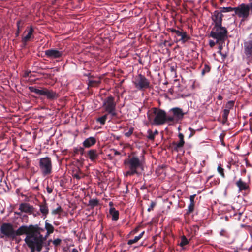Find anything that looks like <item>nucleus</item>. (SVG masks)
<instances>
[{"label": "nucleus", "mask_w": 252, "mask_h": 252, "mask_svg": "<svg viewBox=\"0 0 252 252\" xmlns=\"http://www.w3.org/2000/svg\"><path fill=\"white\" fill-rule=\"evenodd\" d=\"M44 231V228L39 227L37 224L29 226L23 225L15 230L16 236L26 234L24 240L28 247H32L34 244L38 247L42 238L40 233Z\"/></svg>", "instance_id": "1"}, {"label": "nucleus", "mask_w": 252, "mask_h": 252, "mask_svg": "<svg viewBox=\"0 0 252 252\" xmlns=\"http://www.w3.org/2000/svg\"><path fill=\"white\" fill-rule=\"evenodd\" d=\"M147 117L152 125L159 126L166 123V112L160 109L154 108L147 113Z\"/></svg>", "instance_id": "2"}, {"label": "nucleus", "mask_w": 252, "mask_h": 252, "mask_svg": "<svg viewBox=\"0 0 252 252\" xmlns=\"http://www.w3.org/2000/svg\"><path fill=\"white\" fill-rule=\"evenodd\" d=\"M234 12L232 16H237L242 19H247L252 13V2L247 4L242 3L234 7Z\"/></svg>", "instance_id": "3"}, {"label": "nucleus", "mask_w": 252, "mask_h": 252, "mask_svg": "<svg viewBox=\"0 0 252 252\" xmlns=\"http://www.w3.org/2000/svg\"><path fill=\"white\" fill-rule=\"evenodd\" d=\"M210 36L217 39V41L223 42L227 37V30L222 25L214 26L210 32Z\"/></svg>", "instance_id": "4"}, {"label": "nucleus", "mask_w": 252, "mask_h": 252, "mask_svg": "<svg viewBox=\"0 0 252 252\" xmlns=\"http://www.w3.org/2000/svg\"><path fill=\"white\" fill-rule=\"evenodd\" d=\"M103 106L107 114L111 116V119L117 117L116 107V103L115 102V98L112 96H109L106 97L103 102Z\"/></svg>", "instance_id": "5"}, {"label": "nucleus", "mask_w": 252, "mask_h": 252, "mask_svg": "<svg viewBox=\"0 0 252 252\" xmlns=\"http://www.w3.org/2000/svg\"><path fill=\"white\" fill-rule=\"evenodd\" d=\"M39 167L42 174L44 176L50 175L52 171V164L51 158L46 157L40 158Z\"/></svg>", "instance_id": "6"}, {"label": "nucleus", "mask_w": 252, "mask_h": 252, "mask_svg": "<svg viewBox=\"0 0 252 252\" xmlns=\"http://www.w3.org/2000/svg\"><path fill=\"white\" fill-rule=\"evenodd\" d=\"M124 163L128 169H131L135 172H137L138 169H142L143 167V161L137 156H132L125 160Z\"/></svg>", "instance_id": "7"}, {"label": "nucleus", "mask_w": 252, "mask_h": 252, "mask_svg": "<svg viewBox=\"0 0 252 252\" xmlns=\"http://www.w3.org/2000/svg\"><path fill=\"white\" fill-rule=\"evenodd\" d=\"M1 238L5 237L6 238L13 239L16 237L15 230H14L13 225L10 223H4L0 227Z\"/></svg>", "instance_id": "8"}, {"label": "nucleus", "mask_w": 252, "mask_h": 252, "mask_svg": "<svg viewBox=\"0 0 252 252\" xmlns=\"http://www.w3.org/2000/svg\"><path fill=\"white\" fill-rule=\"evenodd\" d=\"M243 58L247 64H252V39L244 42Z\"/></svg>", "instance_id": "9"}, {"label": "nucleus", "mask_w": 252, "mask_h": 252, "mask_svg": "<svg viewBox=\"0 0 252 252\" xmlns=\"http://www.w3.org/2000/svg\"><path fill=\"white\" fill-rule=\"evenodd\" d=\"M133 82L135 87L139 90H143L150 87L149 81L141 74L135 76Z\"/></svg>", "instance_id": "10"}, {"label": "nucleus", "mask_w": 252, "mask_h": 252, "mask_svg": "<svg viewBox=\"0 0 252 252\" xmlns=\"http://www.w3.org/2000/svg\"><path fill=\"white\" fill-rule=\"evenodd\" d=\"M63 54L62 50L56 49H50L45 51V56L50 59H56L61 57Z\"/></svg>", "instance_id": "11"}, {"label": "nucleus", "mask_w": 252, "mask_h": 252, "mask_svg": "<svg viewBox=\"0 0 252 252\" xmlns=\"http://www.w3.org/2000/svg\"><path fill=\"white\" fill-rule=\"evenodd\" d=\"M223 14L218 10H215L212 14L211 19L214 26L222 25Z\"/></svg>", "instance_id": "12"}, {"label": "nucleus", "mask_w": 252, "mask_h": 252, "mask_svg": "<svg viewBox=\"0 0 252 252\" xmlns=\"http://www.w3.org/2000/svg\"><path fill=\"white\" fill-rule=\"evenodd\" d=\"M41 95L46 96V98L49 100H55L59 97V94L47 88L42 89Z\"/></svg>", "instance_id": "13"}, {"label": "nucleus", "mask_w": 252, "mask_h": 252, "mask_svg": "<svg viewBox=\"0 0 252 252\" xmlns=\"http://www.w3.org/2000/svg\"><path fill=\"white\" fill-rule=\"evenodd\" d=\"M45 229L46 230L47 232L45 236H43L40 233V235L41 236V244L44 245V241L46 240L48 236L53 233L54 231V226L50 223L48 222V220H46L45 222Z\"/></svg>", "instance_id": "14"}, {"label": "nucleus", "mask_w": 252, "mask_h": 252, "mask_svg": "<svg viewBox=\"0 0 252 252\" xmlns=\"http://www.w3.org/2000/svg\"><path fill=\"white\" fill-rule=\"evenodd\" d=\"M96 142V139L94 137H89L84 140L82 145L84 148H89L94 145Z\"/></svg>", "instance_id": "15"}, {"label": "nucleus", "mask_w": 252, "mask_h": 252, "mask_svg": "<svg viewBox=\"0 0 252 252\" xmlns=\"http://www.w3.org/2000/svg\"><path fill=\"white\" fill-rule=\"evenodd\" d=\"M87 157L92 162H95L99 157V154L96 150L91 149L87 152Z\"/></svg>", "instance_id": "16"}, {"label": "nucleus", "mask_w": 252, "mask_h": 252, "mask_svg": "<svg viewBox=\"0 0 252 252\" xmlns=\"http://www.w3.org/2000/svg\"><path fill=\"white\" fill-rule=\"evenodd\" d=\"M19 209L21 212L28 213H32L33 211V206L26 203L20 204Z\"/></svg>", "instance_id": "17"}, {"label": "nucleus", "mask_w": 252, "mask_h": 252, "mask_svg": "<svg viewBox=\"0 0 252 252\" xmlns=\"http://www.w3.org/2000/svg\"><path fill=\"white\" fill-rule=\"evenodd\" d=\"M33 28L32 26H31L26 36H24L22 39V41L23 43L24 46L26 45L27 42L28 41H30L31 39H33L34 38V36L33 35Z\"/></svg>", "instance_id": "18"}, {"label": "nucleus", "mask_w": 252, "mask_h": 252, "mask_svg": "<svg viewBox=\"0 0 252 252\" xmlns=\"http://www.w3.org/2000/svg\"><path fill=\"white\" fill-rule=\"evenodd\" d=\"M39 211L44 218L47 217V215L49 213V209L48 204L45 201L39 205Z\"/></svg>", "instance_id": "19"}, {"label": "nucleus", "mask_w": 252, "mask_h": 252, "mask_svg": "<svg viewBox=\"0 0 252 252\" xmlns=\"http://www.w3.org/2000/svg\"><path fill=\"white\" fill-rule=\"evenodd\" d=\"M237 186L239 188V192L242 190H245L248 188V186L247 183L242 180L241 178H240L238 181L236 183Z\"/></svg>", "instance_id": "20"}, {"label": "nucleus", "mask_w": 252, "mask_h": 252, "mask_svg": "<svg viewBox=\"0 0 252 252\" xmlns=\"http://www.w3.org/2000/svg\"><path fill=\"white\" fill-rule=\"evenodd\" d=\"M171 110L173 112L174 115L176 118L180 119L183 117L184 114L181 109L176 107L172 108Z\"/></svg>", "instance_id": "21"}, {"label": "nucleus", "mask_w": 252, "mask_h": 252, "mask_svg": "<svg viewBox=\"0 0 252 252\" xmlns=\"http://www.w3.org/2000/svg\"><path fill=\"white\" fill-rule=\"evenodd\" d=\"M109 213L112 216V219L114 220H117L119 219V212L114 208H111L109 210Z\"/></svg>", "instance_id": "22"}, {"label": "nucleus", "mask_w": 252, "mask_h": 252, "mask_svg": "<svg viewBox=\"0 0 252 252\" xmlns=\"http://www.w3.org/2000/svg\"><path fill=\"white\" fill-rule=\"evenodd\" d=\"M145 232L143 231L141 233H140L138 236H135L134 239H130L128 240L127 241V244L131 245L137 241H138L143 236V234H144Z\"/></svg>", "instance_id": "23"}, {"label": "nucleus", "mask_w": 252, "mask_h": 252, "mask_svg": "<svg viewBox=\"0 0 252 252\" xmlns=\"http://www.w3.org/2000/svg\"><path fill=\"white\" fill-rule=\"evenodd\" d=\"M39 245L38 247L35 244H34L32 247H29L31 250L30 252H40L44 245L41 244V241L40 242Z\"/></svg>", "instance_id": "24"}, {"label": "nucleus", "mask_w": 252, "mask_h": 252, "mask_svg": "<svg viewBox=\"0 0 252 252\" xmlns=\"http://www.w3.org/2000/svg\"><path fill=\"white\" fill-rule=\"evenodd\" d=\"M185 141L181 140H179L178 142H173V145L174 146V150L178 152L183 147Z\"/></svg>", "instance_id": "25"}, {"label": "nucleus", "mask_w": 252, "mask_h": 252, "mask_svg": "<svg viewBox=\"0 0 252 252\" xmlns=\"http://www.w3.org/2000/svg\"><path fill=\"white\" fill-rule=\"evenodd\" d=\"M220 12H221V14L222 13H227V12H231L233 11L234 12V7H220Z\"/></svg>", "instance_id": "26"}, {"label": "nucleus", "mask_w": 252, "mask_h": 252, "mask_svg": "<svg viewBox=\"0 0 252 252\" xmlns=\"http://www.w3.org/2000/svg\"><path fill=\"white\" fill-rule=\"evenodd\" d=\"M28 88L31 92L37 94L41 95L42 89H39L33 86H29Z\"/></svg>", "instance_id": "27"}, {"label": "nucleus", "mask_w": 252, "mask_h": 252, "mask_svg": "<svg viewBox=\"0 0 252 252\" xmlns=\"http://www.w3.org/2000/svg\"><path fill=\"white\" fill-rule=\"evenodd\" d=\"M108 115L109 114H106L103 116L98 118L96 120V121L99 122L101 125H104Z\"/></svg>", "instance_id": "28"}, {"label": "nucleus", "mask_w": 252, "mask_h": 252, "mask_svg": "<svg viewBox=\"0 0 252 252\" xmlns=\"http://www.w3.org/2000/svg\"><path fill=\"white\" fill-rule=\"evenodd\" d=\"M180 36L181 38L179 39V41H182L183 43H185L189 38L185 32H183Z\"/></svg>", "instance_id": "29"}, {"label": "nucleus", "mask_w": 252, "mask_h": 252, "mask_svg": "<svg viewBox=\"0 0 252 252\" xmlns=\"http://www.w3.org/2000/svg\"><path fill=\"white\" fill-rule=\"evenodd\" d=\"M63 210L61 207V206H58V207L55 209H53L52 211V214L53 215H60V214L63 212Z\"/></svg>", "instance_id": "30"}, {"label": "nucleus", "mask_w": 252, "mask_h": 252, "mask_svg": "<svg viewBox=\"0 0 252 252\" xmlns=\"http://www.w3.org/2000/svg\"><path fill=\"white\" fill-rule=\"evenodd\" d=\"M234 101L232 100L229 101L227 102L224 109H227L228 111L232 109L234 106Z\"/></svg>", "instance_id": "31"}, {"label": "nucleus", "mask_w": 252, "mask_h": 252, "mask_svg": "<svg viewBox=\"0 0 252 252\" xmlns=\"http://www.w3.org/2000/svg\"><path fill=\"white\" fill-rule=\"evenodd\" d=\"M98 204V201L97 199H91L89 201V205L91 207L93 208L97 206Z\"/></svg>", "instance_id": "32"}, {"label": "nucleus", "mask_w": 252, "mask_h": 252, "mask_svg": "<svg viewBox=\"0 0 252 252\" xmlns=\"http://www.w3.org/2000/svg\"><path fill=\"white\" fill-rule=\"evenodd\" d=\"M188 243H189V241L187 239V238L185 236H182L181 238V242L180 243V246L181 247H183V246L188 244Z\"/></svg>", "instance_id": "33"}, {"label": "nucleus", "mask_w": 252, "mask_h": 252, "mask_svg": "<svg viewBox=\"0 0 252 252\" xmlns=\"http://www.w3.org/2000/svg\"><path fill=\"white\" fill-rule=\"evenodd\" d=\"M229 114V111H228L227 109H224L223 114H222V118L223 121L224 122H226L228 119V116Z\"/></svg>", "instance_id": "34"}, {"label": "nucleus", "mask_w": 252, "mask_h": 252, "mask_svg": "<svg viewBox=\"0 0 252 252\" xmlns=\"http://www.w3.org/2000/svg\"><path fill=\"white\" fill-rule=\"evenodd\" d=\"M147 137L150 140H153L155 139V136L153 133V131L151 129H148L147 130Z\"/></svg>", "instance_id": "35"}, {"label": "nucleus", "mask_w": 252, "mask_h": 252, "mask_svg": "<svg viewBox=\"0 0 252 252\" xmlns=\"http://www.w3.org/2000/svg\"><path fill=\"white\" fill-rule=\"evenodd\" d=\"M217 171L222 178H225L224 169L220 165L218 166Z\"/></svg>", "instance_id": "36"}, {"label": "nucleus", "mask_w": 252, "mask_h": 252, "mask_svg": "<svg viewBox=\"0 0 252 252\" xmlns=\"http://www.w3.org/2000/svg\"><path fill=\"white\" fill-rule=\"evenodd\" d=\"M194 202H190L189 204L188 207V213H190L194 210Z\"/></svg>", "instance_id": "37"}, {"label": "nucleus", "mask_w": 252, "mask_h": 252, "mask_svg": "<svg viewBox=\"0 0 252 252\" xmlns=\"http://www.w3.org/2000/svg\"><path fill=\"white\" fill-rule=\"evenodd\" d=\"M210 67H209V66L207 64H205L204 65V68L202 70L201 73L203 75L206 73L209 72L210 71Z\"/></svg>", "instance_id": "38"}, {"label": "nucleus", "mask_w": 252, "mask_h": 252, "mask_svg": "<svg viewBox=\"0 0 252 252\" xmlns=\"http://www.w3.org/2000/svg\"><path fill=\"white\" fill-rule=\"evenodd\" d=\"M138 174V172H135L131 169H129L127 171H126L125 173V175L128 176H132L134 174Z\"/></svg>", "instance_id": "39"}, {"label": "nucleus", "mask_w": 252, "mask_h": 252, "mask_svg": "<svg viewBox=\"0 0 252 252\" xmlns=\"http://www.w3.org/2000/svg\"><path fill=\"white\" fill-rule=\"evenodd\" d=\"M133 127H131L129 129V130H128V131L127 132H126L125 133V135L127 137H129V136H130L131 135V134L133 133Z\"/></svg>", "instance_id": "40"}, {"label": "nucleus", "mask_w": 252, "mask_h": 252, "mask_svg": "<svg viewBox=\"0 0 252 252\" xmlns=\"http://www.w3.org/2000/svg\"><path fill=\"white\" fill-rule=\"evenodd\" d=\"M221 42L220 41H217V39H216V41H214L212 40H210L209 41V44L211 47H213L215 46V45L217 43Z\"/></svg>", "instance_id": "41"}, {"label": "nucleus", "mask_w": 252, "mask_h": 252, "mask_svg": "<svg viewBox=\"0 0 252 252\" xmlns=\"http://www.w3.org/2000/svg\"><path fill=\"white\" fill-rule=\"evenodd\" d=\"M61 241H62V240L61 239L57 238V239H54L53 241V244L54 246H57L60 244V243H61Z\"/></svg>", "instance_id": "42"}, {"label": "nucleus", "mask_w": 252, "mask_h": 252, "mask_svg": "<svg viewBox=\"0 0 252 252\" xmlns=\"http://www.w3.org/2000/svg\"><path fill=\"white\" fill-rule=\"evenodd\" d=\"M20 23H21L20 21H18L16 23L17 27V31L16 32V33H15L16 36H18L19 34Z\"/></svg>", "instance_id": "43"}, {"label": "nucleus", "mask_w": 252, "mask_h": 252, "mask_svg": "<svg viewBox=\"0 0 252 252\" xmlns=\"http://www.w3.org/2000/svg\"><path fill=\"white\" fill-rule=\"evenodd\" d=\"M156 205V203L155 202L152 201L150 204V206L147 209V211L148 212H150L152 210H153V208Z\"/></svg>", "instance_id": "44"}, {"label": "nucleus", "mask_w": 252, "mask_h": 252, "mask_svg": "<svg viewBox=\"0 0 252 252\" xmlns=\"http://www.w3.org/2000/svg\"><path fill=\"white\" fill-rule=\"evenodd\" d=\"M174 117L173 116H167L166 115V122H172L174 121Z\"/></svg>", "instance_id": "45"}, {"label": "nucleus", "mask_w": 252, "mask_h": 252, "mask_svg": "<svg viewBox=\"0 0 252 252\" xmlns=\"http://www.w3.org/2000/svg\"><path fill=\"white\" fill-rule=\"evenodd\" d=\"M47 192L48 194H50L53 191V188L52 187L47 186L46 188Z\"/></svg>", "instance_id": "46"}, {"label": "nucleus", "mask_w": 252, "mask_h": 252, "mask_svg": "<svg viewBox=\"0 0 252 252\" xmlns=\"http://www.w3.org/2000/svg\"><path fill=\"white\" fill-rule=\"evenodd\" d=\"M98 82L93 80H89V86H93L94 83H98Z\"/></svg>", "instance_id": "47"}, {"label": "nucleus", "mask_w": 252, "mask_h": 252, "mask_svg": "<svg viewBox=\"0 0 252 252\" xmlns=\"http://www.w3.org/2000/svg\"><path fill=\"white\" fill-rule=\"evenodd\" d=\"M195 196H196V194H193V195L190 196V197H189L190 202H194V198H195Z\"/></svg>", "instance_id": "48"}, {"label": "nucleus", "mask_w": 252, "mask_h": 252, "mask_svg": "<svg viewBox=\"0 0 252 252\" xmlns=\"http://www.w3.org/2000/svg\"><path fill=\"white\" fill-rule=\"evenodd\" d=\"M73 177L74 178H76L78 180H79L81 179V176H80V175L78 173H74L73 174Z\"/></svg>", "instance_id": "49"}, {"label": "nucleus", "mask_w": 252, "mask_h": 252, "mask_svg": "<svg viewBox=\"0 0 252 252\" xmlns=\"http://www.w3.org/2000/svg\"><path fill=\"white\" fill-rule=\"evenodd\" d=\"M179 138L180 139V140L181 141H184V135L181 133H179L178 135Z\"/></svg>", "instance_id": "50"}, {"label": "nucleus", "mask_w": 252, "mask_h": 252, "mask_svg": "<svg viewBox=\"0 0 252 252\" xmlns=\"http://www.w3.org/2000/svg\"><path fill=\"white\" fill-rule=\"evenodd\" d=\"M183 32H182V31H180L179 30H176V32H175V33H176V34L178 36H180V35H181V34Z\"/></svg>", "instance_id": "51"}, {"label": "nucleus", "mask_w": 252, "mask_h": 252, "mask_svg": "<svg viewBox=\"0 0 252 252\" xmlns=\"http://www.w3.org/2000/svg\"><path fill=\"white\" fill-rule=\"evenodd\" d=\"M222 48V47L221 46H219V50L218 51V53H219L221 56H223V55L221 53V52Z\"/></svg>", "instance_id": "52"}, {"label": "nucleus", "mask_w": 252, "mask_h": 252, "mask_svg": "<svg viewBox=\"0 0 252 252\" xmlns=\"http://www.w3.org/2000/svg\"><path fill=\"white\" fill-rule=\"evenodd\" d=\"M113 151L114 152L115 155H120L121 154L120 152L117 150L114 149Z\"/></svg>", "instance_id": "53"}, {"label": "nucleus", "mask_w": 252, "mask_h": 252, "mask_svg": "<svg viewBox=\"0 0 252 252\" xmlns=\"http://www.w3.org/2000/svg\"><path fill=\"white\" fill-rule=\"evenodd\" d=\"M205 165V161L204 160L202 161V162L200 163V166H201V168H202Z\"/></svg>", "instance_id": "54"}, {"label": "nucleus", "mask_w": 252, "mask_h": 252, "mask_svg": "<svg viewBox=\"0 0 252 252\" xmlns=\"http://www.w3.org/2000/svg\"><path fill=\"white\" fill-rule=\"evenodd\" d=\"M177 30L174 29V28H170L169 29V31L171 32L172 33H175L176 32V31Z\"/></svg>", "instance_id": "55"}, {"label": "nucleus", "mask_w": 252, "mask_h": 252, "mask_svg": "<svg viewBox=\"0 0 252 252\" xmlns=\"http://www.w3.org/2000/svg\"><path fill=\"white\" fill-rule=\"evenodd\" d=\"M225 232V230L224 229H222L220 232V236H224V233Z\"/></svg>", "instance_id": "56"}, {"label": "nucleus", "mask_w": 252, "mask_h": 252, "mask_svg": "<svg viewBox=\"0 0 252 252\" xmlns=\"http://www.w3.org/2000/svg\"><path fill=\"white\" fill-rule=\"evenodd\" d=\"M153 133L154 135L155 136V135L158 134V130H155L154 132H153Z\"/></svg>", "instance_id": "57"}, {"label": "nucleus", "mask_w": 252, "mask_h": 252, "mask_svg": "<svg viewBox=\"0 0 252 252\" xmlns=\"http://www.w3.org/2000/svg\"><path fill=\"white\" fill-rule=\"evenodd\" d=\"M71 252H78V250L76 248H73L71 250Z\"/></svg>", "instance_id": "58"}, {"label": "nucleus", "mask_w": 252, "mask_h": 252, "mask_svg": "<svg viewBox=\"0 0 252 252\" xmlns=\"http://www.w3.org/2000/svg\"><path fill=\"white\" fill-rule=\"evenodd\" d=\"M218 99H220V100H221L222 99V97L220 95H219L218 96Z\"/></svg>", "instance_id": "59"}, {"label": "nucleus", "mask_w": 252, "mask_h": 252, "mask_svg": "<svg viewBox=\"0 0 252 252\" xmlns=\"http://www.w3.org/2000/svg\"><path fill=\"white\" fill-rule=\"evenodd\" d=\"M15 213L19 215L21 214L20 212H15Z\"/></svg>", "instance_id": "60"}, {"label": "nucleus", "mask_w": 252, "mask_h": 252, "mask_svg": "<svg viewBox=\"0 0 252 252\" xmlns=\"http://www.w3.org/2000/svg\"><path fill=\"white\" fill-rule=\"evenodd\" d=\"M201 172V169H200L198 171V173H200Z\"/></svg>", "instance_id": "61"}, {"label": "nucleus", "mask_w": 252, "mask_h": 252, "mask_svg": "<svg viewBox=\"0 0 252 252\" xmlns=\"http://www.w3.org/2000/svg\"><path fill=\"white\" fill-rule=\"evenodd\" d=\"M35 189H38V187H35Z\"/></svg>", "instance_id": "62"}, {"label": "nucleus", "mask_w": 252, "mask_h": 252, "mask_svg": "<svg viewBox=\"0 0 252 252\" xmlns=\"http://www.w3.org/2000/svg\"><path fill=\"white\" fill-rule=\"evenodd\" d=\"M112 204V202H110V203H109L110 205H111Z\"/></svg>", "instance_id": "63"}, {"label": "nucleus", "mask_w": 252, "mask_h": 252, "mask_svg": "<svg viewBox=\"0 0 252 252\" xmlns=\"http://www.w3.org/2000/svg\"><path fill=\"white\" fill-rule=\"evenodd\" d=\"M189 129L190 130L191 129V128L190 127H189Z\"/></svg>", "instance_id": "64"}]
</instances>
